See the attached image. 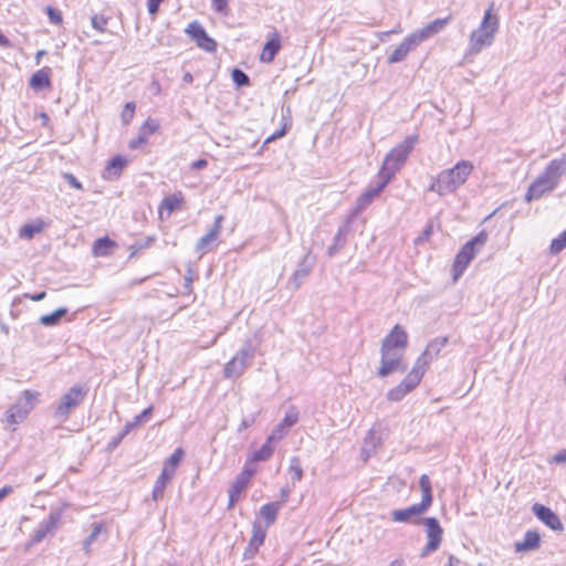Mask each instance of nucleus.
I'll list each match as a JSON object with an SVG mask.
<instances>
[{"instance_id": "bf43d9fd", "label": "nucleus", "mask_w": 566, "mask_h": 566, "mask_svg": "<svg viewBox=\"0 0 566 566\" xmlns=\"http://www.w3.org/2000/svg\"><path fill=\"white\" fill-rule=\"evenodd\" d=\"M126 436L127 434H124V429H123L116 437H114L111 440V442L108 443L109 448L111 449L116 448Z\"/></svg>"}, {"instance_id": "f257e3e1", "label": "nucleus", "mask_w": 566, "mask_h": 566, "mask_svg": "<svg viewBox=\"0 0 566 566\" xmlns=\"http://www.w3.org/2000/svg\"><path fill=\"white\" fill-rule=\"evenodd\" d=\"M473 164L469 160H460L454 167L444 169L431 182L428 190L446 196L454 192L462 186L473 171Z\"/></svg>"}, {"instance_id": "603ef678", "label": "nucleus", "mask_w": 566, "mask_h": 566, "mask_svg": "<svg viewBox=\"0 0 566 566\" xmlns=\"http://www.w3.org/2000/svg\"><path fill=\"white\" fill-rule=\"evenodd\" d=\"M46 13H48V17H49V20L54 23V24H60L62 23V14L59 10L52 8V7H48L46 8Z\"/></svg>"}, {"instance_id": "ea45409f", "label": "nucleus", "mask_w": 566, "mask_h": 566, "mask_svg": "<svg viewBox=\"0 0 566 566\" xmlns=\"http://www.w3.org/2000/svg\"><path fill=\"white\" fill-rule=\"evenodd\" d=\"M42 229H43L42 222L24 224L20 230V238L32 239L36 233L41 232Z\"/></svg>"}, {"instance_id": "49530a36", "label": "nucleus", "mask_w": 566, "mask_h": 566, "mask_svg": "<svg viewBox=\"0 0 566 566\" xmlns=\"http://www.w3.org/2000/svg\"><path fill=\"white\" fill-rule=\"evenodd\" d=\"M91 24L96 31L104 32L107 24V19L103 15L94 14L91 18Z\"/></svg>"}, {"instance_id": "6e6552de", "label": "nucleus", "mask_w": 566, "mask_h": 566, "mask_svg": "<svg viewBox=\"0 0 566 566\" xmlns=\"http://www.w3.org/2000/svg\"><path fill=\"white\" fill-rule=\"evenodd\" d=\"M87 394L88 388L86 385H74L61 397L55 415L66 418L73 409L82 403Z\"/></svg>"}, {"instance_id": "8fccbe9b", "label": "nucleus", "mask_w": 566, "mask_h": 566, "mask_svg": "<svg viewBox=\"0 0 566 566\" xmlns=\"http://www.w3.org/2000/svg\"><path fill=\"white\" fill-rule=\"evenodd\" d=\"M211 6L218 13L228 15V13H229L228 0H211Z\"/></svg>"}, {"instance_id": "5701e85b", "label": "nucleus", "mask_w": 566, "mask_h": 566, "mask_svg": "<svg viewBox=\"0 0 566 566\" xmlns=\"http://www.w3.org/2000/svg\"><path fill=\"white\" fill-rule=\"evenodd\" d=\"M281 49V39L277 31H273L270 40L264 44L260 60L264 63H271Z\"/></svg>"}, {"instance_id": "2f4dec72", "label": "nucleus", "mask_w": 566, "mask_h": 566, "mask_svg": "<svg viewBox=\"0 0 566 566\" xmlns=\"http://www.w3.org/2000/svg\"><path fill=\"white\" fill-rule=\"evenodd\" d=\"M280 507H281L280 502L268 503L261 507L260 514L266 522V526H270L271 524H273L275 522L276 515L280 511Z\"/></svg>"}, {"instance_id": "412c9836", "label": "nucleus", "mask_w": 566, "mask_h": 566, "mask_svg": "<svg viewBox=\"0 0 566 566\" xmlns=\"http://www.w3.org/2000/svg\"><path fill=\"white\" fill-rule=\"evenodd\" d=\"M430 506L420 502L418 504L408 506L402 510H395L391 512V518L395 522L403 523L407 522L412 516H418L423 514Z\"/></svg>"}, {"instance_id": "f704fd0d", "label": "nucleus", "mask_w": 566, "mask_h": 566, "mask_svg": "<svg viewBox=\"0 0 566 566\" xmlns=\"http://www.w3.org/2000/svg\"><path fill=\"white\" fill-rule=\"evenodd\" d=\"M115 243L108 237L98 238L93 244V252L96 256H104L109 254V248Z\"/></svg>"}, {"instance_id": "20e7f679", "label": "nucleus", "mask_w": 566, "mask_h": 566, "mask_svg": "<svg viewBox=\"0 0 566 566\" xmlns=\"http://www.w3.org/2000/svg\"><path fill=\"white\" fill-rule=\"evenodd\" d=\"M564 172V163L552 160L545 171L528 187L526 201L539 199L545 192L552 191Z\"/></svg>"}, {"instance_id": "7ed1b4c3", "label": "nucleus", "mask_w": 566, "mask_h": 566, "mask_svg": "<svg viewBox=\"0 0 566 566\" xmlns=\"http://www.w3.org/2000/svg\"><path fill=\"white\" fill-rule=\"evenodd\" d=\"M417 142L418 135H410L394 147L384 158L378 172V179H386L389 182L405 165Z\"/></svg>"}, {"instance_id": "13d9d810", "label": "nucleus", "mask_w": 566, "mask_h": 566, "mask_svg": "<svg viewBox=\"0 0 566 566\" xmlns=\"http://www.w3.org/2000/svg\"><path fill=\"white\" fill-rule=\"evenodd\" d=\"M254 421H255L254 416L243 418L241 423L239 424L238 431L248 429L249 427H251L254 423Z\"/></svg>"}, {"instance_id": "de8ad7c7", "label": "nucleus", "mask_w": 566, "mask_h": 566, "mask_svg": "<svg viewBox=\"0 0 566 566\" xmlns=\"http://www.w3.org/2000/svg\"><path fill=\"white\" fill-rule=\"evenodd\" d=\"M159 128L158 123L155 120H146L142 127L139 128L142 133H144L147 137H149L151 134L156 133Z\"/></svg>"}, {"instance_id": "0eeeda50", "label": "nucleus", "mask_w": 566, "mask_h": 566, "mask_svg": "<svg viewBox=\"0 0 566 566\" xmlns=\"http://www.w3.org/2000/svg\"><path fill=\"white\" fill-rule=\"evenodd\" d=\"M39 394L36 391L24 390L22 396L6 412L7 422L18 424L23 421L29 412L34 408Z\"/></svg>"}, {"instance_id": "9d476101", "label": "nucleus", "mask_w": 566, "mask_h": 566, "mask_svg": "<svg viewBox=\"0 0 566 566\" xmlns=\"http://www.w3.org/2000/svg\"><path fill=\"white\" fill-rule=\"evenodd\" d=\"M423 375L424 374L419 370L418 367L413 366L403 380L388 391L387 399L389 401H400L419 385Z\"/></svg>"}, {"instance_id": "72a5a7b5", "label": "nucleus", "mask_w": 566, "mask_h": 566, "mask_svg": "<svg viewBox=\"0 0 566 566\" xmlns=\"http://www.w3.org/2000/svg\"><path fill=\"white\" fill-rule=\"evenodd\" d=\"M105 531L103 523H94L92 525L91 534L83 542V549L86 554H90L91 546L97 541V537Z\"/></svg>"}, {"instance_id": "c03bdc74", "label": "nucleus", "mask_w": 566, "mask_h": 566, "mask_svg": "<svg viewBox=\"0 0 566 566\" xmlns=\"http://www.w3.org/2000/svg\"><path fill=\"white\" fill-rule=\"evenodd\" d=\"M136 105L134 102H127L124 106V109L120 114L122 122L124 125H127L130 123V120L134 117Z\"/></svg>"}, {"instance_id": "393cba45", "label": "nucleus", "mask_w": 566, "mask_h": 566, "mask_svg": "<svg viewBox=\"0 0 566 566\" xmlns=\"http://www.w3.org/2000/svg\"><path fill=\"white\" fill-rule=\"evenodd\" d=\"M126 165L127 160L123 156L116 155L107 163L103 171V178L106 180L117 179Z\"/></svg>"}, {"instance_id": "1a4fd4ad", "label": "nucleus", "mask_w": 566, "mask_h": 566, "mask_svg": "<svg viewBox=\"0 0 566 566\" xmlns=\"http://www.w3.org/2000/svg\"><path fill=\"white\" fill-rule=\"evenodd\" d=\"M416 523H422L426 527V534L428 542L421 552V556H427L430 553L436 552L442 541L443 528L439 524V521L436 517H423L418 520Z\"/></svg>"}, {"instance_id": "a18cd8bd", "label": "nucleus", "mask_w": 566, "mask_h": 566, "mask_svg": "<svg viewBox=\"0 0 566 566\" xmlns=\"http://www.w3.org/2000/svg\"><path fill=\"white\" fill-rule=\"evenodd\" d=\"M232 80L239 87L248 86L250 84L249 76L242 70L239 69H234L232 71Z\"/></svg>"}, {"instance_id": "aec40b11", "label": "nucleus", "mask_w": 566, "mask_h": 566, "mask_svg": "<svg viewBox=\"0 0 566 566\" xmlns=\"http://www.w3.org/2000/svg\"><path fill=\"white\" fill-rule=\"evenodd\" d=\"M222 220H223L222 216L216 217L213 226L209 230V232L198 240V242L196 244V250L200 254L206 253L209 244L212 243L214 240H217V238L220 233L221 227H222Z\"/></svg>"}, {"instance_id": "4468645a", "label": "nucleus", "mask_w": 566, "mask_h": 566, "mask_svg": "<svg viewBox=\"0 0 566 566\" xmlns=\"http://www.w3.org/2000/svg\"><path fill=\"white\" fill-rule=\"evenodd\" d=\"M533 514L543 522L547 527L553 531L562 532L564 525L558 515L548 506L541 503H535L532 506Z\"/></svg>"}, {"instance_id": "e433bc0d", "label": "nucleus", "mask_w": 566, "mask_h": 566, "mask_svg": "<svg viewBox=\"0 0 566 566\" xmlns=\"http://www.w3.org/2000/svg\"><path fill=\"white\" fill-rule=\"evenodd\" d=\"M67 313L65 307H60L51 314L42 315L39 322L44 326H54L60 323L63 316Z\"/></svg>"}, {"instance_id": "774afa93", "label": "nucleus", "mask_w": 566, "mask_h": 566, "mask_svg": "<svg viewBox=\"0 0 566 566\" xmlns=\"http://www.w3.org/2000/svg\"><path fill=\"white\" fill-rule=\"evenodd\" d=\"M460 559L454 555H450L448 558V563L444 566H459Z\"/></svg>"}, {"instance_id": "69168bd1", "label": "nucleus", "mask_w": 566, "mask_h": 566, "mask_svg": "<svg viewBox=\"0 0 566 566\" xmlns=\"http://www.w3.org/2000/svg\"><path fill=\"white\" fill-rule=\"evenodd\" d=\"M208 165V161L206 159H198L191 164V168L199 170L206 168Z\"/></svg>"}, {"instance_id": "3c124183", "label": "nucleus", "mask_w": 566, "mask_h": 566, "mask_svg": "<svg viewBox=\"0 0 566 566\" xmlns=\"http://www.w3.org/2000/svg\"><path fill=\"white\" fill-rule=\"evenodd\" d=\"M147 140H148V137L139 130L138 136L129 142L128 147L130 149H138L139 147L145 145L147 143Z\"/></svg>"}, {"instance_id": "6e6d98bb", "label": "nucleus", "mask_w": 566, "mask_h": 566, "mask_svg": "<svg viewBox=\"0 0 566 566\" xmlns=\"http://www.w3.org/2000/svg\"><path fill=\"white\" fill-rule=\"evenodd\" d=\"M552 463L565 464L566 463V448L558 451L552 459Z\"/></svg>"}, {"instance_id": "f03ea898", "label": "nucleus", "mask_w": 566, "mask_h": 566, "mask_svg": "<svg viewBox=\"0 0 566 566\" xmlns=\"http://www.w3.org/2000/svg\"><path fill=\"white\" fill-rule=\"evenodd\" d=\"M493 4L485 11L479 28L470 34L467 54L476 55L484 48L491 46L499 31V18L492 14Z\"/></svg>"}, {"instance_id": "cd10ccee", "label": "nucleus", "mask_w": 566, "mask_h": 566, "mask_svg": "<svg viewBox=\"0 0 566 566\" xmlns=\"http://www.w3.org/2000/svg\"><path fill=\"white\" fill-rule=\"evenodd\" d=\"M182 200L184 197L181 192L172 193L170 196L165 197L160 205V217H164L165 211L167 212V217H169L175 210L180 209Z\"/></svg>"}, {"instance_id": "680f3d73", "label": "nucleus", "mask_w": 566, "mask_h": 566, "mask_svg": "<svg viewBox=\"0 0 566 566\" xmlns=\"http://www.w3.org/2000/svg\"><path fill=\"white\" fill-rule=\"evenodd\" d=\"M252 474H253L252 470L245 469L235 479H243L242 481H244V484L248 485Z\"/></svg>"}, {"instance_id": "09e8293b", "label": "nucleus", "mask_w": 566, "mask_h": 566, "mask_svg": "<svg viewBox=\"0 0 566 566\" xmlns=\"http://www.w3.org/2000/svg\"><path fill=\"white\" fill-rule=\"evenodd\" d=\"M346 240L336 235L334 237L333 244L328 248L327 254L334 256L345 244Z\"/></svg>"}, {"instance_id": "0e129e2a", "label": "nucleus", "mask_w": 566, "mask_h": 566, "mask_svg": "<svg viewBox=\"0 0 566 566\" xmlns=\"http://www.w3.org/2000/svg\"><path fill=\"white\" fill-rule=\"evenodd\" d=\"M286 134V126L282 127L280 130L272 134L270 137L266 138L265 143H270L276 138H280Z\"/></svg>"}, {"instance_id": "864d4df0", "label": "nucleus", "mask_w": 566, "mask_h": 566, "mask_svg": "<svg viewBox=\"0 0 566 566\" xmlns=\"http://www.w3.org/2000/svg\"><path fill=\"white\" fill-rule=\"evenodd\" d=\"M63 178L64 180L73 188L75 189H78V190H82L83 189V186L82 184L75 178V176H73L72 174L70 172H65L63 175Z\"/></svg>"}, {"instance_id": "c9c22d12", "label": "nucleus", "mask_w": 566, "mask_h": 566, "mask_svg": "<svg viewBox=\"0 0 566 566\" xmlns=\"http://www.w3.org/2000/svg\"><path fill=\"white\" fill-rule=\"evenodd\" d=\"M419 486L421 489L422 499L421 502L431 506L432 504V491L430 479L427 474H421L419 479Z\"/></svg>"}, {"instance_id": "423d86ee", "label": "nucleus", "mask_w": 566, "mask_h": 566, "mask_svg": "<svg viewBox=\"0 0 566 566\" xmlns=\"http://www.w3.org/2000/svg\"><path fill=\"white\" fill-rule=\"evenodd\" d=\"M255 356V347L250 339L244 342L243 347L232 357L223 368L224 378H238L252 363Z\"/></svg>"}, {"instance_id": "5fc2aeb1", "label": "nucleus", "mask_w": 566, "mask_h": 566, "mask_svg": "<svg viewBox=\"0 0 566 566\" xmlns=\"http://www.w3.org/2000/svg\"><path fill=\"white\" fill-rule=\"evenodd\" d=\"M350 231V217L346 219V221L338 228L336 235L346 240V235Z\"/></svg>"}, {"instance_id": "a211bd4d", "label": "nucleus", "mask_w": 566, "mask_h": 566, "mask_svg": "<svg viewBox=\"0 0 566 566\" xmlns=\"http://www.w3.org/2000/svg\"><path fill=\"white\" fill-rule=\"evenodd\" d=\"M418 45L419 43L412 33L409 34L388 56V63L395 64L403 61Z\"/></svg>"}, {"instance_id": "c756f323", "label": "nucleus", "mask_w": 566, "mask_h": 566, "mask_svg": "<svg viewBox=\"0 0 566 566\" xmlns=\"http://www.w3.org/2000/svg\"><path fill=\"white\" fill-rule=\"evenodd\" d=\"M50 70H39L36 71L30 80V86L34 90H43L50 86Z\"/></svg>"}, {"instance_id": "bb28decb", "label": "nucleus", "mask_w": 566, "mask_h": 566, "mask_svg": "<svg viewBox=\"0 0 566 566\" xmlns=\"http://www.w3.org/2000/svg\"><path fill=\"white\" fill-rule=\"evenodd\" d=\"M407 365L401 359L380 360V367L377 370L379 377H387L395 371H406Z\"/></svg>"}, {"instance_id": "e2e57ef3", "label": "nucleus", "mask_w": 566, "mask_h": 566, "mask_svg": "<svg viewBox=\"0 0 566 566\" xmlns=\"http://www.w3.org/2000/svg\"><path fill=\"white\" fill-rule=\"evenodd\" d=\"M432 233V224H428L416 242L428 240Z\"/></svg>"}, {"instance_id": "2eb2a0df", "label": "nucleus", "mask_w": 566, "mask_h": 566, "mask_svg": "<svg viewBox=\"0 0 566 566\" xmlns=\"http://www.w3.org/2000/svg\"><path fill=\"white\" fill-rule=\"evenodd\" d=\"M408 344V334L407 332L399 325L396 324L390 333L382 339L381 347L384 348H394L403 350Z\"/></svg>"}, {"instance_id": "4d7b16f0", "label": "nucleus", "mask_w": 566, "mask_h": 566, "mask_svg": "<svg viewBox=\"0 0 566 566\" xmlns=\"http://www.w3.org/2000/svg\"><path fill=\"white\" fill-rule=\"evenodd\" d=\"M161 1L163 0H147L149 14L155 15L158 12Z\"/></svg>"}, {"instance_id": "c85d7f7f", "label": "nucleus", "mask_w": 566, "mask_h": 566, "mask_svg": "<svg viewBox=\"0 0 566 566\" xmlns=\"http://www.w3.org/2000/svg\"><path fill=\"white\" fill-rule=\"evenodd\" d=\"M174 473H171V470L168 471L167 468H163L161 473L157 478L154 490H153V499L157 501L160 499L164 494L165 488L167 483L172 479Z\"/></svg>"}, {"instance_id": "79ce46f5", "label": "nucleus", "mask_w": 566, "mask_h": 566, "mask_svg": "<svg viewBox=\"0 0 566 566\" xmlns=\"http://www.w3.org/2000/svg\"><path fill=\"white\" fill-rule=\"evenodd\" d=\"M566 248V230L563 231L557 238L552 240L549 252L552 254H558Z\"/></svg>"}, {"instance_id": "7c9ffc66", "label": "nucleus", "mask_w": 566, "mask_h": 566, "mask_svg": "<svg viewBox=\"0 0 566 566\" xmlns=\"http://www.w3.org/2000/svg\"><path fill=\"white\" fill-rule=\"evenodd\" d=\"M242 480L243 479H235L231 483L229 491H228V493H229L228 509H232L234 506V504L239 501L241 493L248 486L247 484H244V481H242Z\"/></svg>"}, {"instance_id": "a878e982", "label": "nucleus", "mask_w": 566, "mask_h": 566, "mask_svg": "<svg viewBox=\"0 0 566 566\" xmlns=\"http://www.w3.org/2000/svg\"><path fill=\"white\" fill-rule=\"evenodd\" d=\"M541 544V536L536 531H527L522 542L514 544L515 552H530L536 549Z\"/></svg>"}, {"instance_id": "338daca9", "label": "nucleus", "mask_w": 566, "mask_h": 566, "mask_svg": "<svg viewBox=\"0 0 566 566\" xmlns=\"http://www.w3.org/2000/svg\"><path fill=\"white\" fill-rule=\"evenodd\" d=\"M45 292H40L36 294H25V297L31 298L32 301L39 302L42 301L45 297Z\"/></svg>"}, {"instance_id": "9b49d317", "label": "nucleus", "mask_w": 566, "mask_h": 566, "mask_svg": "<svg viewBox=\"0 0 566 566\" xmlns=\"http://www.w3.org/2000/svg\"><path fill=\"white\" fill-rule=\"evenodd\" d=\"M449 338L447 336L436 337L427 345L423 353L418 357L415 367H418L423 374L429 364L439 356L441 350L447 346Z\"/></svg>"}, {"instance_id": "b1692460", "label": "nucleus", "mask_w": 566, "mask_h": 566, "mask_svg": "<svg viewBox=\"0 0 566 566\" xmlns=\"http://www.w3.org/2000/svg\"><path fill=\"white\" fill-rule=\"evenodd\" d=\"M265 538V530L262 528V526L255 522L253 524V533L252 537L249 542V545L244 552L245 558L253 557L254 554L258 552L259 547L263 544Z\"/></svg>"}, {"instance_id": "4c0bfd02", "label": "nucleus", "mask_w": 566, "mask_h": 566, "mask_svg": "<svg viewBox=\"0 0 566 566\" xmlns=\"http://www.w3.org/2000/svg\"><path fill=\"white\" fill-rule=\"evenodd\" d=\"M273 441H269V438L266 439L265 443L253 453L252 460L253 461H265L268 460L274 451V448L271 446Z\"/></svg>"}, {"instance_id": "58836bf2", "label": "nucleus", "mask_w": 566, "mask_h": 566, "mask_svg": "<svg viewBox=\"0 0 566 566\" xmlns=\"http://www.w3.org/2000/svg\"><path fill=\"white\" fill-rule=\"evenodd\" d=\"M184 457V450L178 448L174 451V453L165 461L164 468H167L168 471L171 470V473L175 474L176 468L179 465Z\"/></svg>"}, {"instance_id": "dca6fc26", "label": "nucleus", "mask_w": 566, "mask_h": 566, "mask_svg": "<svg viewBox=\"0 0 566 566\" xmlns=\"http://www.w3.org/2000/svg\"><path fill=\"white\" fill-rule=\"evenodd\" d=\"M61 516L62 514L60 511H52L48 518L41 522L35 530L32 536V542L40 543L45 538L46 535L52 534L56 530Z\"/></svg>"}, {"instance_id": "f3484780", "label": "nucleus", "mask_w": 566, "mask_h": 566, "mask_svg": "<svg viewBox=\"0 0 566 566\" xmlns=\"http://www.w3.org/2000/svg\"><path fill=\"white\" fill-rule=\"evenodd\" d=\"M451 21V15L442 19H436L428 24H426L422 29L412 33L418 43L420 44L427 39L440 33Z\"/></svg>"}, {"instance_id": "39448f33", "label": "nucleus", "mask_w": 566, "mask_h": 566, "mask_svg": "<svg viewBox=\"0 0 566 566\" xmlns=\"http://www.w3.org/2000/svg\"><path fill=\"white\" fill-rule=\"evenodd\" d=\"M489 239L485 230L468 241L459 251L453 263V280L457 281L470 262L475 258L476 253L484 247Z\"/></svg>"}, {"instance_id": "ddd939ff", "label": "nucleus", "mask_w": 566, "mask_h": 566, "mask_svg": "<svg viewBox=\"0 0 566 566\" xmlns=\"http://www.w3.org/2000/svg\"><path fill=\"white\" fill-rule=\"evenodd\" d=\"M298 416L296 407L290 406L282 421L273 428L269 436V441L282 440L287 434L289 430L298 421Z\"/></svg>"}, {"instance_id": "a19ab883", "label": "nucleus", "mask_w": 566, "mask_h": 566, "mask_svg": "<svg viewBox=\"0 0 566 566\" xmlns=\"http://www.w3.org/2000/svg\"><path fill=\"white\" fill-rule=\"evenodd\" d=\"M289 473L293 481H300L303 478V469L297 457H293L290 461Z\"/></svg>"}, {"instance_id": "f8f14e48", "label": "nucleus", "mask_w": 566, "mask_h": 566, "mask_svg": "<svg viewBox=\"0 0 566 566\" xmlns=\"http://www.w3.org/2000/svg\"><path fill=\"white\" fill-rule=\"evenodd\" d=\"M186 33L197 43V45L207 51L214 52L217 43L211 39L200 23L193 21L186 28Z\"/></svg>"}, {"instance_id": "4be33fe9", "label": "nucleus", "mask_w": 566, "mask_h": 566, "mask_svg": "<svg viewBox=\"0 0 566 566\" xmlns=\"http://www.w3.org/2000/svg\"><path fill=\"white\" fill-rule=\"evenodd\" d=\"M312 269L313 262L310 261V253H306L297 264V269L294 271L291 277V282L293 283L295 290L302 285L303 281L312 272Z\"/></svg>"}, {"instance_id": "6ab92c4d", "label": "nucleus", "mask_w": 566, "mask_h": 566, "mask_svg": "<svg viewBox=\"0 0 566 566\" xmlns=\"http://www.w3.org/2000/svg\"><path fill=\"white\" fill-rule=\"evenodd\" d=\"M387 185L388 181L386 179H378L377 186L368 188L364 193H361L356 201V208L353 214H356L367 208Z\"/></svg>"}, {"instance_id": "37998d69", "label": "nucleus", "mask_w": 566, "mask_h": 566, "mask_svg": "<svg viewBox=\"0 0 566 566\" xmlns=\"http://www.w3.org/2000/svg\"><path fill=\"white\" fill-rule=\"evenodd\" d=\"M380 354H381L380 360H388V359L403 360V350L380 347Z\"/></svg>"}, {"instance_id": "052dcab7", "label": "nucleus", "mask_w": 566, "mask_h": 566, "mask_svg": "<svg viewBox=\"0 0 566 566\" xmlns=\"http://www.w3.org/2000/svg\"><path fill=\"white\" fill-rule=\"evenodd\" d=\"M252 474H253L252 470L245 469L235 479H243L242 481H244V484L248 485Z\"/></svg>"}, {"instance_id": "473e14b6", "label": "nucleus", "mask_w": 566, "mask_h": 566, "mask_svg": "<svg viewBox=\"0 0 566 566\" xmlns=\"http://www.w3.org/2000/svg\"><path fill=\"white\" fill-rule=\"evenodd\" d=\"M153 412V407H148L143 410L139 415H137L132 421H128L124 426V434H128L132 430L140 426L143 422L147 421Z\"/></svg>"}]
</instances>
